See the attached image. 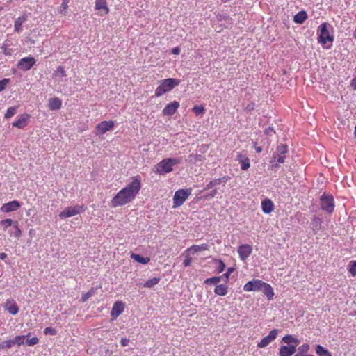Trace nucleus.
<instances>
[{"label":"nucleus","instance_id":"obj_1","mask_svg":"<svg viewBox=\"0 0 356 356\" xmlns=\"http://www.w3.org/2000/svg\"><path fill=\"white\" fill-rule=\"evenodd\" d=\"M142 186V178L138 175L131 178V181L120 190L111 200L113 207H122L132 202Z\"/></svg>","mask_w":356,"mask_h":356},{"label":"nucleus","instance_id":"obj_2","mask_svg":"<svg viewBox=\"0 0 356 356\" xmlns=\"http://www.w3.org/2000/svg\"><path fill=\"white\" fill-rule=\"evenodd\" d=\"M181 158H167L160 161L156 166V173L165 175L173 170V166L181 163Z\"/></svg>","mask_w":356,"mask_h":356},{"label":"nucleus","instance_id":"obj_3","mask_svg":"<svg viewBox=\"0 0 356 356\" xmlns=\"http://www.w3.org/2000/svg\"><path fill=\"white\" fill-rule=\"evenodd\" d=\"M179 79L173 78H168L160 81L155 90V97H161L163 94L171 91L175 86H179Z\"/></svg>","mask_w":356,"mask_h":356},{"label":"nucleus","instance_id":"obj_4","mask_svg":"<svg viewBox=\"0 0 356 356\" xmlns=\"http://www.w3.org/2000/svg\"><path fill=\"white\" fill-rule=\"evenodd\" d=\"M288 152L287 145L281 144L279 145L276 151L273 153L270 163L272 164V168L276 169L278 168L280 163H283L285 161L286 154Z\"/></svg>","mask_w":356,"mask_h":356},{"label":"nucleus","instance_id":"obj_5","mask_svg":"<svg viewBox=\"0 0 356 356\" xmlns=\"http://www.w3.org/2000/svg\"><path fill=\"white\" fill-rule=\"evenodd\" d=\"M318 31H319V35L318 38V43L324 46L325 49H330L331 47V44L327 47H325V44L328 42L332 43L334 40V38L330 34L328 30V24L326 22L321 24L319 26Z\"/></svg>","mask_w":356,"mask_h":356},{"label":"nucleus","instance_id":"obj_6","mask_svg":"<svg viewBox=\"0 0 356 356\" xmlns=\"http://www.w3.org/2000/svg\"><path fill=\"white\" fill-rule=\"evenodd\" d=\"M192 189H179L173 197V208L181 207L191 194Z\"/></svg>","mask_w":356,"mask_h":356},{"label":"nucleus","instance_id":"obj_7","mask_svg":"<svg viewBox=\"0 0 356 356\" xmlns=\"http://www.w3.org/2000/svg\"><path fill=\"white\" fill-rule=\"evenodd\" d=\"M321 208L322 210L332 213L334 209V197L332 195L323 193L320 198Z\"/></svg>","mask_w":356,"mask_h":356},{"label":"nucleus","instance_id":"obj_8","mask_svg":"<svg viewBox=\"0 0 356 356\" xmlns=\"http://www.w3.org/2000/svg\"><path fill=\"white\" fill-rule=\"evenodd\" d=\"M83 211L84 207L83 206L68 207L59 213V217L60 218H69L79 214Z\"/></svg>","mask_w":356,"mask_h":356},{"label":"nucleus","instance_id":"obj_9","mask_svg":"<svg viewBox=\"0 0 356 356\" xmlns=\"http://www.w3.org/2000/svg\"><path fill=\"white\" fill-rule=\"evenodd\" d=\"M277 335L278 330H272L266 337H264L259 342L257 343V347L259 348L267 347L277 338Z\"/></svg>","mask_w":356,"mask_h":356},{"label":"nucleus","instance_id":"obj_10","mask_svg":"<svg viewBox=\"0 0 356 356\" xmlns=\"http://www.w3.org/2000/svg\"><path fill=\"white\" fill-rule=\"evenodd\" d=\"M35 59L33 56L21 58L17 63V67L23 71H28L35 64Z\"/></svg>","mask_w":356,"mask_h":356},{"label":"nucleus","instance_id":"obj_11","mask_svg":"<svg viewBox=\"0 0 356 356\" xmlns=\"http://www.w3.org/2000/svg\"><path fill=\"white\" fill-rule=\"evenodd\" d=\"M264 282L261 280L254 279L252 281L248 282L243 286V290L247 292L259 291L262 289Z\"/></svg>","mask_w":356,"mask_h":356},{"label":"nucleus","instance_id":"obj_12","mask_svg":"<svg viewBox=\"0 0 356 356\" xmlns=\"http://www.w3.org/2000/svg\"><path fill=\"white\" fill-rule=\"evenodd\" d=\"M31 115L28 113H23L17 116L15 121L12 123L13 127L18 129L25 128L29 123Z\"/></svg>","mask_w":356,"mask_h":356},{"label":"nucleus","instance_id":"obj_13","mask_svg":"<svg viewBox=\"0 0 356 356\" xmlns=\"http://www.w3.org/2000/svg\"><path fill=\"white\" fill-rule=\"evenodd\" d=\"M124 303L122 301H116L113 305L111 316L112 320H115L124 310Z\"/></svg>","mask_w":356,"mask_h":356},{"label":"nucleus","instance_id":"obj_14","mask_svg":"<svg viewBox=\"0 0 356 356\" xmlns=\"http://www.w3.org/2000/svg\"><path fill=\"white\" fill-rule=\"evenodd\" d=\"M21 207V204L17 200H13L7 203H4L0 208L3 213H9L17 211Z\"/></svg>","mask_w":356,"mask_h":356},{"label":"nucleus","instance_id":"obj_15","mask_svg":"<svg viewBox=\"0 0 356 356\" xmlns=\"http://www.w3.org/2000/svg\"><path fill=\"white\" fill-rule=\"evenodd\" d=\"M114 125V122L112 120L101 122L96 127L97 134H104L106 131L111 130Z\"/></svg>","mask_w":356,"mask_h":356},{"label":"nucleus","instance_id":"obj_16","mask_svg":"<svg viewBox=\"0 0 356 356\" xmlns=\"http://www.w3.org/2000/svg\"><path fill=\"white\" fill-rule=\"evenodd\" d=\"M252 252V248L248 244L241 245L238 248V253L241 260L245 261L250 257Z\"/></svg>","mask_w":356,"mask_h":356},{"label":"nucleus","instance_id":"obj_17","mask_svg":"<svg viewBox=\"0 0 356 356\" xmlns=\"http://www.w3.org/2000/svg\"><path fill=\"white\" fill-rule=\"evenodd\" d=\"M95 8L99 11L100 16H104L109 13L106 0H95Z\"/></svg>","mask_w":356,"mask_h":356},{"label":"nucleus","instance_id":"obj_18","mask_svg":"<svg viewBox=\"0 0 356 356\" xmlns=\"http://www.w3.org/2000/svg\"><path fill=\"white\" fill-rule=\"evenodd\" d=\"M179 102L177 101H173L168 104L162 111L164 115H172L175 113L178 108L179 107Z\"/></svg>","mask_w":356,"mask_h":356},{"label":"nucleus","instance_id":"obj_19","mask_svg":"<svg viewBox=\"0 0 356 356\" xmlns=\"http://www.w3.org/2000/svg\"><path fill=\"white\" fill-rule=\"evenodd\" d=\"M3 307L12 315H16L19 312V307L13 299L7 300Z\"/></svg>","mask_w":356,"mask_h":356},{"label":"nucleus","instance_id":"obj_20","mask_svg":"<svg viewBox=\"0 0 356 356\" xmlns=\"http://www.w3.org/2000/svg\"><path fill=\"white\" fill-rule=\"evenodd\" d=\"M209 245L207 243H202L200 245H193L186 250V252L188 254H195L197 252L208 250Z\"/></svg>","mask_w":356,"mask_h":356},{"label":"nucleus","instance_id":"obj_21","mask_svg":"<svg viewBox=\"0 0 356 356\" xmlns=\"http://www.w3.org/2000/svg\"><path fill=\"white\" fill-rule=\"evenodd\" d=\"M236 159L241 164V170H247L250 168V159L245 154H243L242 153H238L237 155Z\"/></svg>","mask_w":356,"mask_h":356},{"label":"nucleus","instance_id":"obj_22","mask_svg":"<svg viewBox=\"0 0 356 356\" xmlns=\"http://www.w3.org/2000/svg\"><path fill=\"white\" fill-rule=\"evenodd\" d=\"M296 350V346H282L279 350V355L280 356H291Z\"/></svg>","mask_w":356,"mask_h":356},{"label":"nucleus","instance_id":"obj_23","mask_svg":"<svg viewBox=\"0 0 356 356\" xmlns=\"http://www.w3.org/2000/svg\"><path fill=\"white\" fill-rule=\"evenodd\" d=\"M61 106L62 100L58 97H52L48 101V107L51 111L59 110Z\"/></svg>","mask_w":356,"mask_h":356},{"label":"nucleus","instance_id":"obj_24","mask_svg":"<svg viewBox=\"0 0 356 356\" xmlns=\"http://www.w3.org/2000/svg\"><path fill=\"white\" fill-rule=\"evenodd\" d=\"M261 209L264 213H270L274 210L273 202L270 199H265L261 202Z\"/></svg>","mask_w":356,"mask_h":356},{"label":"nucleus","instance_id":"obj_25","mask_svg":"<svg viewBox=\"0 0 356 356\" xmlns=\"http://www.w3.org/2000/svg\"><path fill=\"white\" fill-rule=\"evenodd\" d=\"M261 291H262L264 292V293L266 296L268 300H273L275 293H274L273 289L269 284H268L266 282H264V284L262 286V289Z\"/></svg>","mask_w":356,"mask_h":356},{"label":"nucleus","instance_id":"obj_26","mask_svg":"<svg viewBox=\"0 0 356 356\" xmlns=\"http://www.w3.org/2000/svg\"><path fill=\"white\" fill-rule=\"evenodd\" d=\"M27 19V15H23L17 17L14 22V30L17 33L22 31V26Z\"/></svg>","mask_w":356,"mask_h":356},{"label":"nucleus","instance_id":"obj_27","mask_svg":"<svg viewBox=\"0 0 356 356\" xmlns=\"http://www.w3.org/2000/svg\"><path fill=\"white\" fill-rule=\"evenodd\" d=\"M204 159V157L201 154H191L186 161L188 164H196L198 162H202Z\"/></svg>","mask_w":356,"mask_h":356},{"label":"nucleus","instance_id":"obj_28","mask_svg":"<svg viewBox=\"0 0 356 356\" xmlns=\"http://www.w3.org/2000/svg\"><path fill=\"white\" fill-rule=\"evenodd\" d=\"M282 341L287 343L288 346H296V347L300 343V341L291 334L283 337Z\"/></svg>","mask_w":356,"mask_h":356},{"label":"nucleus","instance_id":"obj_29","mask_svg":"<svg viewBox=\"0 0 356 356\" xmlns=\"http://www.w3.org/2000/svg\"><path fill=\"white\" fill-rule=\"evenodd\" d=\"M66 76L67 74L64 67L60 65L56 68L53 74L54 78L58 81H60V79Z\"/></svg>","mask_w":356,"mask_h":356},{"label":"nucleus","instance_id":"obj_30","mask_svg":"<svg viewBox=\"0 0 356 356\" xmlns=\"http://www.w3.org/2000/svg\"><path fill=\"white\" fill-rule=\"evenodd\" d=\"M307 19V14L305 11L302 10L298 12L295 16H294V22L297 24H302L306 19Z\"/></svg>","mask_w":356,"mask_h":356},{"label":"nucleus","instance_id":"obj_31","mask_svg":"<svg viewBox=\"0 0 356 356\" xmlns=\"http://www.w3.org/2000/svg\"><path fill=\"white\" fill-rule=\"evenodd\" d=\"M228 287L225 284L217 285L214 289V293L218 296H225L227 293Z\"/></svg>","mask_w":356,"mask_h":356},{"label":"nucleus","instance_id":"obj_32","mask_svg":"<svg viewBox=\"0 0 356 356\" xmlns=\"http://www.w3.org/2000/svg\"><path fill=\"white\" fill-rule=\"evenodd\" d=\"M130 257L131 259H133L136 261L143 264H146L148 262H149V261H150V259L149 257H143V256H141L140 254H134V253H131Z\"/></svg>","mask_w":356,"mask_h":356},{"label":"nucleus","instance_id":"obj_33","mask_svg":"<svg viewBox=\"0 0 356 356\" xmlns=\"http://www.w3.org/2000/svg\"><path fill=\"white\" fill-rule=\"evenodd\" d=\"M30 335H31V334L29 333L27 335L16 336L15 337H14L13 339V341H14V344L17 345L18 346H19L21 345H24L25 343L26 337H29Z\"/></svg>","mask_w":356,"mask_h":356},{"label":"nucleus","instance_id":"obj_34","mask_svg":"<svg viewBox=\"0 0 356 356\" xmlns=\"http://www.w3.org/2000/svg\"><path fill=\"white\" fill-rule=\"evenodd\" d=\"M316 353L318 356H332L331 353L321 345L316 346Z\"/></svg>","mask_w":356,"mask_h":356},{"label":"nucleus","instance_id":"obj_35","mask_svg":"<svg viewBox=\"0 0 356 356\" xmlns=\"http://www.w3.org/2000/svg\"><path fill=\"white\" fill-rule=\"evenodd\" d=\"M161 280L160 277H153L152 279L147 280L143 284L144 287L146 288H152L157 284Z\"/></svg>","mask_w":356,"mask_h":356},{"label":"nucleus","instance_id":"obj_36","mask_svg":"<svg viewBox=\"0 0 356 356\" xmlns=\"http://www.w3.org/2000/svg\"><path fill=\"white\" fill-rule=\"evenodd\" d=\"M1 49L3 50V54L6 56H11L13 53V50L9 47L8 40H5V42L3 43Z\"/></svg>","mask_w":356,"mask_h":356},{"label":"nucleus","instance_id":"obj_37","mask_svg":"<svg viewBox=\"0 0 356 356\" xmlns=\"http://www.w3.org/2000/svg\"><path fill=\"white\" fill-rule=\"evenodd\" d=\"M13 227L15 229V231L10 233V236L19 238L22 236V230L19 227L17 222H15L14 223Z\"/></svg>","mask_w":356,"mask_h":356},{"label":"nucleus","instance_id":"obj_38","mask_svg":"<svg viewBox=\"0 0 356 356\" xmlns=\"http://www.w3.org/2000/svg\"><path fill=\"white\" fill-rule=\"evenodd\" d=\"M223 179L224 178H218L211 181L208 184L206 185L204 190H209L215 186L220 184Z\"/></svg>","mask_w":356,"mask_h":356},{"label":"nucleus","instance_id":"obj_39","mask_svg":"<svg viewBox=\"0 0 356 356\" xmlns=\"http://www.w3.org/2000/svg\"><path fill=\"white\" fill-rule=\"evenodd\" d=\"M14 344L13 339L6 340L0 343V350H6L12 348Z\"/></svg>","mask_w":356,"mask_h":356},{"label":"nucleus","instance_id":"obj_40","mask_svg":"<svg viewBox=\"0 0 356 356\" xmlns=\"http://www.w3.org/2000/svg\"><path fill=\"white\" fill-rule=\"evenodd\" d=\"M13 220L10 218H6L0 221V226L3 227L4 231L7 230V229L14 225Z\"/></svg>","mask_w":356,"mask_h":356},{"label":"nucleus","instance_id":"obj_41","mask_svg":"<svg viewBox=\"0 0 356 356\" xmlns=\"http://www.w3.org/2000/svg\"><path fill=\"white\" fill-rule=\"evenodd\" d=\"M95 293L94 288L90 289L88 292L83 293L81 296V302H85L89 298L92 297Z\"/></svg>","mask_w":356,"mask_h":356},{"label":"nucleus","instance_id":"obj_42","mask_svg":"<svg viewBox=\"0 0 356 356\" xmlns=\"http://www.w3.org/2000/svg\"><path fill=\"white\" fill-rule=\"evenodd\" d=\"M192 111L197 116L205 112V108L203 105H195L192 108Z\"/></svg>","mask_w":356,"mask_h":356},{"label":"nucleus","instance_id":"obj_43","mask_svg":"<svg viewBox=\"0 0 356 356\" xmlns=\"http://www.w3.org/2000/svg\"><path fill=\"white\" fill-rule=\"evenodd\" d=\"M222 276H214L205 280L204 283L208 284H214L221 281Z\"/></svg>","mask_w":356,"mask_h":356},{"label":"nucleus","instance_id":"obj_44","mask_svg":"<svg viewBox=\"0 0 356 356\" xmlns=\"http://www.w3.org/2000/svg\"><path fill=\"white\" fill-rule=\"evenodd\" d=\"M309 348L310 347H309V344H307V343L302 344V346H300L298 348L299 353L298 354H296L295 356H300V355H305L304 353H306L309 351Z\"/></svg>","mask_w":356,"mask_h":356},{"label":"nucleus","instance_id":"obj_45","mask_svg":"<svg viewBox=\"0 0 356 356\" xmlns=\"http://www.w3.org/2000/svg\"><path fill=\"white\" fill-rule=\"evenodd\" d=\"M184 254L185 255V259L184 260L183 264L184 266H190L193 262V259L191 255H193V254H188L186 252V250L184 252Z\"/></svg>","mask_w":356,"mask_h":356},{"label":"nucleus","instance_id":"obj_46","mask_svg":"<svg viewBox=\"0 0 356 356\" xmlns=\"http://www.w3.org/2000/svg\"><path fill=\"white\" fill-rule=\"evenodd\" d=\"M17 113V107L16 106H12L9 107L6 113H5V118H10L13 116H14Z\"/></svg>","mask_w":356,"mask_h":356},{"label":"nucleus","instance_id":"obj_47","mask_svg":"<svg viewBox=\"0 0 356 356\" xmlns=\"http://www.w3.org/2000/svg\"><path fill=\"white\" fill-rule=\"evenodd\" d=\"M348 271L353 277L356 276V261L353 260L350 261Z\"/></svg>","mask_w":356,"mask_h":356},{"label":"nucleus","instance_id":"obj_48","mask_svg":"<svg viewBox=\"0 0 356 356\" xmlns=\"http://www.w3.org/2000/svg\"><path fill=\"white\" fill-rule=\"evenodd\" d=\"M38 341L39 339L36 337H32L31 339H29V337H26L25 343L29 346H33L37 344Z\"/></svg>","mask_w":356,"mask_h":356},{"label":"nucleus","instance_id":"obj_49","mask_svg":"<svg viewBox=\"0 0 356 356\" xmlns=\"http://www.w3.org/2000/svg\"><path fill=\"white\" fill-rule=\"evenodd\" d=\"M69 1H70V0H63L61 6H60V9L59 10V13L60 14L65 15V14H66L65 10L68 8Z\"/></svg>","mask_w":356,"mask_h":356},{"label":"nucleus","instance_id":"obj_50","mask_svg":"<svg viewBox=\"0 0 356 356\" xmlns=\"http://www.w3.org/2000/svg\"><path fill=\"white\" fill-rule=\"evenodd\" d=\"M217 263L218 264L216 268L217 271L218 273H222L225 268V264L222 260H218Z\"/></svg>","mask_w":356,"mask_h":356},{"label":"nucleus","instance_id":"obj_51","mask_svg":"<svg viewBox=\"0 0 356 356\" xmlns=\"http://www.w3.org/2000/svg\"><path fill=\"white\" fill-rule=\"evenodd\" d=\"M10 82V79H3L0 81V92L3 91L8 83Z\"/></svg>","mask_w":356,"mask_h":356},{"label":"nucleus","instance_id":"obj_52","mask_svg":"<svg viewBox=\"0 0 356 356\" xmlns=\"http://www.w3.org/2000/svg\"><path fill=\"white\" fill-rule=\"evenodd\" d=\"M44 333L45 334L55 335L56 334V331L54 328L48 327L44 330Z\"/></svg>","mask_w":356,"mask_h":356},{"label":"nucleus","instance_id":"obj_53","mask_svg":"<svg viewBox=\"0 0 356 356\" xmlns=\"http://www.w3.org/2000/svg\"><path fill=\"white\" fill-rule=\"evenodd\" d=\"M321 221L318 218H314L312 221L313 227L315 228H318L321 225Z\"/></svg>","mask_w":356,"mask_h":356},{"label":"nucleus","instance_id":"obj_54","mask_svg":"<svg viewBox=\"0 0 356 356\" xmlns=\"http://www.w3.org/2000/svg\"><path fill=\"white\" fill-rule=\"evenodd\" d=\"M129 339L127 338H122L120 340V344L122 346H127L129 345Z\"/></svg>","mask_w":356,"mask_h":356},{"label":"nucleus","instance_id":"obj_55","mask_svg":"<svg viewBox=\"0 0 356 356\" xmlns=\"http://www.w3.org/2000/svg\"><path fill=\"white\" fill-rule=\"evenodd\" d=\"M217 193H218L217 189H213L205 197L213 198V197H214L216 195Z\"/></svg>","mask_w":356,"mask_h":356},{"label":"nucleus","instance_id":"obj_56","mask_svg":"<svg viewBox=\"0 0 356 356\" xmlns=\"http://www.w3.org/2000/svg\"><path fill=\"white\" fill-rule=\"evenodd\" d=\"M350 86L354 90H356V76L351 80Z\"/></svg>","mask_w":356,"mask_h":356},{"label":"nucleus","instance_id":"obj_57","mask_svg":"<svg viewBox=\"0 0 356 356\" xmlns=\"http://www.w3.org/2000/svg\"><path fill=\"white\" fill-rule=\"evenodd\" d=\"M172 53L173 54H175V55H177L180 53V49L179 47H174L172 49Z\"/></svg>","mask_w":356,"mask_h":356},{"label":"nucleus","instance_id":"obj_58","mask_svg":"<svg viewBox=\"0 0 356 356\" xmlns=\"http://www.w3.org/2000/svg\"><path fill=\"white\" fill-rule=\"evenodd\" d=\"M233 271V268H229L227 270V273H225L223 276H225L226 278H228L230 273Z\"/></svg>","mask_w":356,"mask_h":356},{"label":"nucleus","instance_id":"obj_59","mask_svg":"<svg viewBox=\"0 0 356 356\" xmlns=\"http://www.w3.org/2000/svg\"><path fill=\"white\" fill-rule=\"evenodd\" d=\"M7 254L5 252H0V259L5 260L7 258Z\"/></svg>","mask_w":356,"mask_h":356},{"label":"nucleus","instance_id":"obj_60","mask_svg":"<svg viewBox=\"0 0 356 356\" xmlns=\"http://www.w3.org/2000/svg\"><path fill=\"white\" fill-rule=\"evenodd\" d=\"M255 150L257 153H260L262 152V147H255Z\"/></svg>","mask_w":356,"mask_h":356},{"label":"nucleus","instance_id":"obj_61","mask_svg":"<svg viewBox=\"0 0 356 356\" xmlns=\"http://www.w3.org/2000/svg\"><path fill=\"white\" fill-rule=\"evenodd\" d=\"M270 129L266 130V134H270Z\"/></svg>","mask_w":356,"mask_h":356},{"label":"nucleus","instance_id":"obj_62","mask_svg":"<svg viewBox=\"0 0 356 356\" xmlns=\"http://www.w3.org/2000/svg\"><path fill=\"white\" fill-rule=\"evenodd\" d=\"M229 1H230V0H222V1L223 3H227V2Z\"/></svg>","mask_w":356,"mask_h":356},{"label":"nucleus","instance_id":"obj_63","mask_svg":"<svg viewBox=\"0 0 356 356\" xmlns=\"http://www.w3.org/2000/svg\"><path fill=\"white\" fill-rule=\"evenodd\" d=\"M8 45H9V47L12 45V43L8 40Z\"/></svg>","mask_w":356,"mask_h":356}]
</instances>
